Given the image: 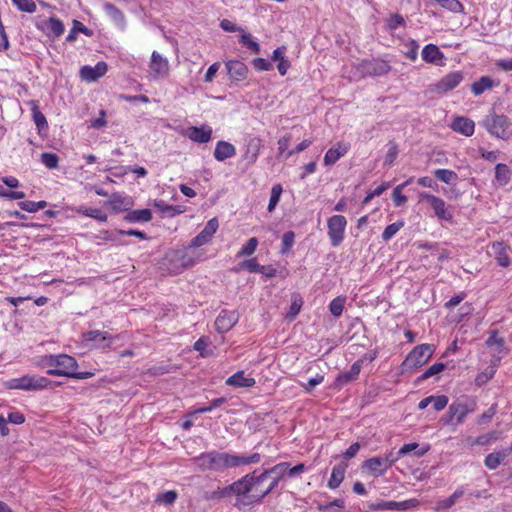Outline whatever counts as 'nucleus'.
<instances>
[{
    "instance_id": "obj_1",
    "label": "nucleus",
    "mask_w": 512,
    "mask_h": 512,
    "mask_svg": "<svg viewBox=\"0 0 512 512\" xmlns=\"http://www.w3.org/2000/svg\"><path fill=\"white\" fill-rule=\"evenodd\" d=\"M268 478V473L265 472L259 476L246 475L242 478L244 498H241V503L243 506L261 502L277 486V478H273L270 483L266 484Z\"/></svg>"
},
{
    "instance_id": "obj_2",
    "label": "nucleus",
    "mask_w": 512,
    "mask_h": 512,
    "mask_svg": "<svg viewBox=\"0 0 512 512\" xmlns=\"http://www.w3.org/2000/svg\"><path fill=\"white\" fill-rule=\"evenodd\" d=\"M202 255L201 252H191L188 246L171 249L163 257L161 266L171 274H179L204 260Z\"/></svg>"
},
{
    "instance_id": "obj_3",
    "label": "nucleus",
    "mask_w": 512,
    "mask_h": 512,
    "mask_svg": "<svg viewBox=\"0 0 512 512\" xmlns=\"http://www.w3.org/2000/svg\"><path fill=\"white\" fill-rule=\"evenodd\" d=\"M195 461L198 462L202 470L222 471L227 468L236 467V455L215 451L202 454Z\"/></svg>"
},
{
    "instance_id": "obj_4",
    "label": "nucleus",
    "mask_w": 512,
    "mask_h": 512,
    "mask_svg": "<svg viewBox=\"0 0 512 512\" xmlns=\"http://www.w3.org/2000/svg\"><path fill=\"white\" fill-rule=\"evenodd\" d=\"M482 125L491 135L501 139H508L512 134L511 122L505 115H498L491 112L485 116Z\"/></svg>"
},
{
    "instance_id": "obj_5",
    "label": "nucleus",
    "mask_w": 512,
    "mask_h": 512,
    "mask_svg": "<svg viewBox=\"0 0 512 512\" xmlns=\"http://www.w3.org/2000/svg\"><path fill=\"white\" fill-rule=\"evenodd\" d=\"M46 365L57 366L58 368L49 369L48 374L54 376H67L73 375V371L77 368L76 360L66 354L51 355L47 358Z\"/></svg>"
},
{
    "instance_id": "obj_6",
    "label": "nucleus",
    "mask_w": 512,
    "mask_h": 512,
    "mask_svg": "<svg viewBox=\"0 0 512 512\" xmlns=\"http://www.w3.org/2000/svg\"><path fill=\"white\" fill-rule=\"evenodd\" d=\"M434 353V346L431 344H421L416 346L402 363L405 370L415 369L428 362Z\"/></svg>"
},
{
    "instance_id": "obj_7",
    "label": "nucleus",
    "mask_w": 512,
    "mask_h": 512,
    "mask_svg": "<svg viewBox=\"0 0 512 512\" xmlns=\"http://www.w3.org/2000/svg\"><path fill=\"white\" fill-rule=\"evenodd\" d=\"M50 384V380L36 375H25L21 378L11 379L7 383V387L10 389L20 390H41L46 388Z\"/></svg>"
},
{
    "instance_id": "obj_8",
    "label": "nucleus",
    "mask_w": 512,
    "mask_h": 512,
    "mask_svg": "<svg viewBox=\"0 0 512 512\" xmlns=\"http://www.w3.org/2000/svg\"><path fill=\"white\" fill-rule=\"evenodd\" d=\"M469 412L470 410L467 404L454 402L449 406L446 415L442 418V421L446 425L456 427L464 421Z\"/></svg>"
},
{
    "instance_id": "obj_9",
    "label": "nucleus",
    "mask_w": 512,
    "mask_h": 512,
    "mask_svg": "<svg viewBox=\"0 0 512 512\" xmlns=\"http://www.w3.org/2000/svg\"><path fill=\"white\" fill-rule=\"evenodd\" d=\"M463 80V74L460 71L451 72L435 83L431 90L438 94H445L456 88Z\"/></svg>"
},
{
    "instance_id": "obj_10",
    "label": "nucleus",
    "mask_w": 512,
    "mask_h": 512,
    "mask_svg": "<svg viewBox=\"0 0 512 512\" xmlns=\"http://www.w3.org/2000/svg\"><path fill=\"white\" fill-rule=\"evenodd\" d=\"M239 320L237 311L223 310L220 312L215 321V326L218 332H227L232 329Z\"/></svg>"
},
{
    "instance_id": "obj_11",
    "label": "nucleus",
    "mask_w": 512,
    "mask_h": 512,
    "mask_svg": "<svg viewBox=\"0 0 512 512\" xmlns=\"http://www.w3.org/2000/svg\"><path fill=\"white\" fill-rule=\"evenodd\" d=\"M486 345L490 350L493 362H498L505 353V341L502 337L498 336L497 331H492L486 340Z\"/></svg>"
},
{
    "instance_id": "obj_12",
    "label": "nucleus",
    "mask_w": 512,
    "mask_h": 512,
    "mask_svg": "<svg viewBox=\"0 0 512 512\" xmlns=\"http://www.w3.org/2000/svg\"><path fill=\"white\" fill-rule=\"evenodd\" d=\"M150 69L154 78L167 77L169 74V62L158 52L154 51L151 55Z\"/></svg>"
},
{
    "instance_id": "obj_13",
    "label": "nucleus",
    "mask_w": 512,
    "mask_h": 512,
    "mask_svg": "<svg viewBox=\"0 0 512 512\" xmlns=\"http://www.w3.org/2000/svg\"><path fill=\"white\" fill-rule=\"evenodd\" d=\"M388 464L382 457H373L363 462L362 469L373 477H379L388 470Z\"/></svg>"
},
{
    "instance_id": "obj_14",
    "label": "nucleus",
    "mask_w": 512,
    "mask_h": 512,
    "mask_svg": "<svg viewBox=\"0 0 512 512\" xmlns=\"http://www.w3.org/2000/svg\"><path fill=\"white\" fill-rule=\"evenodd\" d=\"M107 72V64L105 62H98L94 67L83 66L80 69V77L82 80L91 82L95 81Z\"/></svg>"
},
{
    "instance_id": "obj_15",
    "label": "nucleus",
    "mask_w": 512,
    "mask_h": 512,
    "mask_svg": "<svg viewBox=\"0 0 512 512\" xmlns=\"http://www.w3.org/2000/svg\"><path fill=\"white\" fill-rule=\"evenodd\" d=\"M427 200L434 213L443 221L452 220V212L446 207L445 202L434 195H427Z\"/></svg>"
},
{
    "instance_id": "obj_16",
    "label": "nucleus",
    "mask_w": 512,
    "mask_h": 512,
    "mask_svg": "<svg viewBox=\"0 0 512 512\" xmlns=\"http://www.w3.org/2000/svg\"><path fill=\"white\" fill-rule=\"evenodd\" d=\"M422 58L427 63L442 66L444 54L436 45L428 44L422 50Z\"/></svg>"
},
{
    "instance_id": "obj_17",
    "label": "nucleus",
    "mask_w": 512,
    "mask_h": 512,
    "mask_svg": "<svg viewBox=\"0 0 512 512\" xmlns=\"http://www.w3.org/2000/svg\"><path fill=\"white\" fill-rule=\"evenodd\" d=\"M212 135V129L208 126L201 127H190L187 130V136L189 139L196 143H207L210 141Z\"/></svg>"
},
{
    "instance_id": "obj_18",
    "label": "nucleus",
    "mask_w": 512,
    "mask_h": 512,
    "mask_svg": "<svg viewBox=\"0 0 512 512\" xmlns=\"http://www.w3.org/2000/svg\"><path fill=\"white\" fill-rule=\"evenodd\" d=\"M451 128L462 135L471 136L474 133L475 124L471 119L459 116L454 119Z\"/></svg>"
},
{
    "instance_id": "obj_19",
    "label": "nucleus",
    "mask_w": 512,
    "mask_h": 512,
    "mask_svg": "<svg viewBox=\"0 0 512 512\" xmlns=\"http://www.w3.org/2000/svg\"><path fill=\"white\" fill-rule=\"evenodd\" d=\"M349 149V145L346 143L339 142L337 147L330 148L324 156V164L326 166L333 165L342 156H344Z\"/></svg>"
},
{
    "instance_id": "obj_20",
    "label": "nucleus",
    "mask_w": 512,
    "mask_h": 512,
    "mask_svg": "<svg viewBox=\"0 0 512 512\" xmlns=\"http://www.w3.org/2000/svg\"><path fill=\"white\" fill-rule=\"evenodd\" d=\"M226 68L230 77L238 81L245 79L248 73L247 66L243 62L237 60L228 61L226 63Z\"/></svg>"
},
{
    "instance_id": "obj_21",
    "label": "nucleus",
    "mask_w": 512,
    "mask_h": 512,
    "mask_svg": "<svg viewBox=\"0 0 512 512\" xmlns=\"http://www.w3.org/2000/svg\"><path fill=\"white\" fill-rule=\"evenodd\" d=\"M216 233V226H205V228L196 236L194 237L190 244L189 248H198L201 247L207 243H209Z\"/></svg>"
},
{
    "instance_id": "obj_22",
    "label": "nucleus",
    "mask_w": 512,
    "mask_h": 512,
    "mask_svg": "<svg viewBox=\"0 0 512 512\" xmlns=\"http://www.w3.org/2000/svg\"><path fill=\"white\" fill-rule=\"evenodd\" d=\"M236 154L235 147L226 141H219L214 150V157L218 161H224Z\"/></svg>"
},
{
    "instance_id": "obj_23",
    "label": "nucleus",
    "mask_w": 512,
    "mask_h": 512,
    "mask_svg": "<svg viewBox=\"0 0 512 512\" xmlns=\"http://www.w3.org/2000/svg\"><path fill=\"white\" fill-rule=\"evenodd\" d=\"M490 254L493 255L497 263L502 267H507L510 264L507 248L501 242L493 243L491 246Z\"/></svg>"
},
{
    "instance_id": "obj_24",
    "label": "nucleus",
    "mask_w": 512,
    "mask_h": 512,
    "mask_svg": "<svg viewBox=\"0 0 512 512\" xmlns=\"http://www.w3.org/2000/svg\"><path fill=\"white\" fill-rule=\"evenodd\" d=\"M221 489V493H222V497L225 498V497H228L230 496L231 494H235L237 496V501L235 503L236 506H242L243 504L241 503V498H244V484L242 483V479L241 480H238L236 481L235 483H233L232 485L230 486H227L225 488H220Z\"/></svg>"
},
{
    "instance_id": "obj_25",
    "label": "nucleus",
    "mask_w": 512,
    "mask_h": 512,
    "mask_svg": "<svg viewBox=\"0 0 512 512\" xmlns=\"http://www.w3.org/2000/svg\"><path fill=\"white\" fill-rule=\"evenodd\" d=\"M226 384L235 387H251L255 384V380L245 377L243 371H239L226 380Z\"/></svg>"
},
{
    "instance_id": "obj_26",
    "label": "nucleus",
    "mask_w": 512,
    "mask_h": 512,
    "mask_svg": "<svg viewBox=\"0 0 512 512\" xmlns=\"http://www.w3.org/2000/svg\"><path fill=\"white\" fill-rule=\"evenodd\" d=\"M152 219L150 209L132 210L126 213L124 220L128 222H148Z\"/></svg>"
},
{
    "instance_id": "obj_27",
    "label": "nucleus",
    "mask_w": 512,
    "mask_h": 512,
    "mask_svg": "<svg viewBox=\"0 0 512 512\" xmlns=\"http://www.w3.org/2000/svg\"><path fill=\"white\" fill-rule=\"evenodd\" d=\"M347 465L345 463H341L335 466L332 470L331 477L328 481V487L331 489H336L342 483L344 479L345 470Z\"/></svg>"
},
{
    "instance_id": "obj_28",
    "label": "nucleus",
    "mask_w": 512,
    "mask_h": 512,
    "mask_svg": "<svg viewBox=\"0 0 512 512\" xmlns=\"http://www.w3.org/2000/svg\"><path fill=\"white\" fill-rule=\"evenodd\" d=\"M44 29L49 36L59 37L64 32V25L59 19L50 17L47 21H45Z\"/></svg>"
},
{
    "instance_id": "obj_29",
    "label": "nucleus",
    "mask_w": 512,
    "mask_h": 512,
    "mask_svg": "<svg viewBox=\"0 0 512 512\" xmlns=\"http://www.w3.org/2000/svg\"><path fill=\"white\" fill-rule=\"evenodd\" d=\"M496 84L488 76H482L478 81L474 82L471 86V90L474 95L479 96L484 91L493 88Z\"/></svg>"
},
{
    "instance_id": "obj_30",
    "label": "nucleus",
    "mask_w": 512,
    "mask_h": 512,
    "mask_svg": "<svg viewBox=\"0 0 512 512\" xmlns=\"http://www.w3.org/2000/svg\"><path fill=\"white\" fill-rule=\"evenodd\" d=\"M511 177V170L506 164L499 163L495 167V179L499 185L504 186L508 184Z\"/></svg>"
},
{
    "instance_id": "obj_31",
    "label": "nucleus",
    "mask_w": 512,
    "mask_h": 512,
    "mask_svg": "<svg viewBox=\"0 0 512 512\" xmlns=\"http://www.w3.org/2000/svg\"><path fill=\"white\" fill-rule=\"evenodd\" d=\"M30 105L32 106V116L37 126L39 132L46 129L48 127V123L44 114L39 110V107L35 101H31Z\"/></svg>"
},
{
    "instance_id": "obj_32",
    "label": "nucleus",
    "mask_w": 512,
    "mask_h": 512,
    "mask_svg": "<svg viewBox=\"0 0 512 512\" xmlns=\"http://www.w3.org/2000/svg\"><path fill=\"white\" fill-rule=\"evenodd\" d=\"M84 338L87 341L100 340L102 342H105L103 345H100V347H108V346H110V341L112 339V337L108 333L101 332L99 330H94V331L87 332L86 334H84Z\"/></svg>"
},
{
    "instance_id": "obj_33",
    "label": "nucleus",
    "mask_w": 512,
    "mask_h": 512,
    "mask_svg": "<svg viewBox=\"0 0 512 512\" xmlns=\"http://www.w3.org/2000/svg\"><path fill=\"white\" fill-rule=\"evenodd\" d=\"M434 175L439 181L446 184L454 183L458 179V175L454 171L448 169H438L434 172Z\"/></svg>"
},
{
    "instance_id": "obj_34",
    "label": "nucleus",
    "mask_w": 512,
    "mask_h": 512,
    "mask_svg": "<svg viewBox=\"0 0 512 512\" xmlns=\"http://www.w3.org/2000/svg\"><path fill=\"white\" fill-rule=\"evenodd\" d=\"M303 301L302 297L299 294H293L291 298V305L288 314L286 317L291 321L294 320L295 317L298 315V313L301 310Z\"/></svg>"
},
{
    "instance_id": "obj_35",
    "label": "nucleus",
    "mask_w": 512,
    "mask_h": 512,
    "mask_svg": "<svg viewBox=\"0 0 512 512\" xmlns=\"http://www.w3.org/2000/svg\"><path fill=\"white\" fill-rule=\"evenodd\" d=\"M78 213L83 214L85 216H89L97 221L105 222L107 221V215L100 209L97 208H84L81 207L77 210Z\"/></svg>"
},
{
    "instance_id": "obj_36",
    "label": "nucleus",
    "mask_w": 512,
    "mask_h": 512,
    "mask_svg": "<svg viewBox=\"0 0 512 512\" xmlns=\"http://www.w3.org/2000/svg\"><path fill=\"white\" fill-rule=\"evenodd\" d=\"M506 454L503 452H493L486 456L485 465L487 468L494 470L505 459Z\"/></svg>"
},
{
    "instance_id": "obj_37",
    "label": "nucleus",
    "mask_w": 512,
    "mask_h": 512,
    "mask_svg": "<svg viewBox=\"0 0 512 512\" xmlns=\"http://www.w3.org/2000/svg\"><path fill=\"white\" fill-rule=\"evenodd\" d=\"M391 70V66L386 61H376L375 63L371 64L368 68V72L371 75L379 76V75H385Z\"/></svg>"
},
{
    "instance_id": "obj_38",
    "label": "nucleus",
    "mask_w": 512,
    "mask_h": 512,
    "mask_svg": "<svg viewBox=\"0 0 512 512\" xmlns=\"http://www.w3.org/2000/svg\"><path fill=\"white\" fill-rule=\"evenodd\" d=\"M412 179L407 180L406 182L396 186L392 193V199L397 207L402 206L406 201L407 197L402 194V191L406 185H408Z\"/></svg>"
},
{
    "instance_id": "obj_39",
    "label": "nucleus",
    "mask_w": 512,
    "mask_h": 512,
    "mask_svg": "<svg viewBox=\"0 0 512 512\" xmlns=\"http://www.w3.org/2000/svg\"><path fill=\"white\" fill-rule=\"evenodd\" d=\"M371 510H401L400 502L378 501L369 505Z\"/></svg>"
},
{
    "instance_id": "obj_40",
    "label": "nucleus",
    "mask_w": 512,
    "mask_h": 512,
    "mask_svg": "<svg viewBox=\"0 0 512 512\" xmlns=\"http://www.w3.org/2000/svg\"><path fill=\"white\" fill-rule=\"evenodd\" d=\"M463 493V490L457 489L449 498L438 502L436 508L439 510L452 507L457 501V499H459L463 495Z\"/></svg>"
},
{
    "instance_id": "obj_41",
    "label": "nucleus",
    "mask_w": 512,
    "mask_h": 512,
    "mask_svg": "<svg viewBox=\"0 0 512 512\" xmlns=\"http://www.w3.org/2000/svg\"><path fill=\"white\" fill-rule=\"evenodd\" d=\"M257 245H258L257 238H255V237L250 238L247 241V243L238 252L237 256L238 257L251 256L255 252Z\"/></svg>"
},
{
    "instance_id": "obj_42",
    "label": "nucleus",
    "mask_w": 512,
    "mask_h": 512,
    "mask_svg": "<svg viewBox=\"0 0 512 512\" xmlns=\"http://www.w3.org/2000/svg\"><path fill=\"white\" fill-rule=\"evenodd\" d=\"M240 42L253 53L260 52V45L252 39L251 34L243 33L240 37Z\"/></svg>"
},
{
    "instance_id": "obj_43",
    "label": "nucleus",
    "mask_w": 512,
    "mask_h": 512,
    "mask_svg": "<svg viewBox=\"0 0 512 512\" xmlns=\"http://www.w3.org/2000/svg\"><path fill=\"white\" fill-rule=\"evenodd\" d=\"M360 373V365L358 363H354L349 372L343 373L339 375L338 381L341 383H348L352 379L356 378Z\"/></svg>"
},
{
    "instance_id": "obj_44",
    "label": "nucleus",
    "mask_w": 512,
    "mask_h": 512,
    "mask_svg": "<svg viewBox=\"0 0 512 512\" xmlns=\"http://www.w3.org/2000/svg\"><path fill=\"white\" fill-rule=\"evenodd\" d=\"M344 304V297H336L335 299H333L329 306L331 314L335 317L341 316L344 309Z\"/></svg>"
},
{
    "instance_id": "obj_45",
    "label": "nucleus",
    "mask_w": 512,
    "mask_h": 512,
    "mask_svg": "<svg viewBox=\"0 0 512 512\" xmlns=\"http://www.w3.org/2000/svg\"><path fill=\"white\" fill-rule=\"evenodd\" d=\"M329 227V236L331 238L333 245H338L342 239L344 234V226H328Z\"/></svg>"
},
{
    "instance_id": "obj_46",
    "label": "nucleus",
    "mask_w": 512,
    "mask_h": 512,
    "mask_svg": "<svg viewBox=\"0 0 512 512\" xmlns=\"http://www.w3.org/2000/svg\"><path fill=\"white\" fill-rule=\"evenodd\" d=\"M12 2L21 11L27 13H34L36 11V4L33 0H12Z\"/></svg>"
},
{
    "instance_id": "obj_47",
    "label": "nucleus",
    "mask_w": 512,
    "mask_h": 512,
    "mask_svg": "<svg viewBox=\"0 0 512 512\" xmlns=\"http://www.w3.org/2000/svg\"><path fill=\"white\" fill-rule=\"evenodd\" d=\"M42 163L49 169L57 168L59 158L54 153L45 152L41 154Z\"/></svg>"
},
{
    "instance_id": "obj_48",
    "label": "nucleus",
    "mask_w": 512,
    "mask_h": 512,
    "mask_svg": "<svg viewBox=\"0 0 512 512\" xmlns=\"http://www.w3.org/2000/svg\"><path fill=\"white\" fill-rule=\"evenodd\" d=\"M281 193H282V187L280 184H276L272 187L269 205H268L269 211H272L275 208V206L279 202Z\"/></svg>"
},
{
    "instance_id": "obj_49",
    "label": "nucleus",
    "mask_w": 512,
    "mask_h": 512,
    "mask_svg": "<svg viewBox=\"0 0 512 512\" xmlns=\"http://www.w3.org/2000/svg\"><path fill=\"white\" fill-rule=\"evenodd\" d=\"M177 499V493L173 490L167 491L165 493L159 494L156 497V502L165 505H171Z\"/></svg>"
},
{
    "instance_id": "obj_50",
    "label": "nucleus",
    "mask_w": 512,
    "mask_h": 512,
    "mask_svg": "<svg viewBox=\"0 0 512 512\" xmlns=\"http://www.w3.org/2000/svg\"><path fill=\"white\" fill-rule=\"evenodd\" d=\"M261 139L259 138H253L250 140L248 145V152L251 153L250 159L251 161H256L260 148H261Z\"/></svg>"
},
{
    "instance_id": "obj_51",
    "label": "nucleus",
    "mask_w": 512,
    "mask_h": 512,
    "mask_svg": "<svg viewBox=\"0 0 512 512\" xmlns=\"http://www.w3.org/2000/svg\"><path fill=\"white\" fill-rule=\"evenodd\" d=\"M288 464L287 463H280L276 466H274L273 468L269 469V470H266L264 471L265 473H268V476L270 477L271 475H275L274 478H277V480L279 481V479L284 475V473H286L288 471Z\"/></svg>"
},
{
    "instance_id": "obj_52",
    "label": "nucleus",
    "mask_w": 512,
    "mask_h": 512,
    "mask_svg": "<svg viewBox=\"0 0 512 512\" xmlns=\"http://www.w3.org/2000/svg\"><path fill=\"white\" fill-rule=\"evenodd\" d=\"M292 141V135L287 133L278 140V156L281 157L288 150L290 142Z\"/></svg>"
},
{
    "instance_id": "obj_53",
    "label": "nucleus",
    "mask_w": 512,
    "mask_h": 512,
    "mask_svg": "<svg viewBox=\"0 0 512 512\" xmlns=\"http://www.w3.org/2000/svg\"><path fill=\"white\" fill-rule=\"evenodd\" d=\"M238 269L239 270H248L249 272H257L258 273V271L260 269V265L258 264L257 260L255 258H253V259H249V260H245V261L241 262L238 265Z\"/></svg>"
},
{
    "instance_id": "obj_54",
    "label": "nucleus",
    "mask_w": 512,
    "mask_h": 512,
    "mask_svg": "<svg viewBox=\"0 0 512 512\" xmlns=\"http://www.w3.org/2000/svg\"><path fill=\"white\" fill-rule=\"evenodd\" d=\"M109 203L111 204L113 210H115V211L125 210L126 205H127L125 200L120 195H117V194H113L110 197Z\"/></svg>"
},
{
    "instance_id": "obj_55",
    "label": "nucleus",
    "mask_w": 512,
    "mask_h": 512,
    "mask_svg": "<svg viewBox=\"0 0 512 512\" xmlns=\"http://www.w3.org/2000/svg\"><path fill=\"white\" fill-rule=\"evenodd\" d=\"M444 368L445 365L443 363H435L422 374L421 379L425 380L434 375H437L438 373L442 372Z\"/></svg>"
},
{
    "instance_id": "obj_56",
    "label": "nucleus",
    "mask_w": 512,
    "mask_h": 512,
    "mask_svg": "<svg viewBox=\"0 0 512 512\" xmlns=\"http://www.w3.org/2000/svg\"><path fill=\"white\" fill-rule=\"evenodd\" d=\"M46 205L47 203L45 201H25L21 203V207L28 212H36L37 210L46 207Z\"/></svg>"
},
{
    "instance_id": "obj_57",
    "label": "nucleus",
    "mask_w": 512,
    "mask_h": 512,
    "mask_svg": "<svg viewBox=\"0 0 512 512\" xmlns=\"http://www.w3.org/2000/svg\"><path fill=\"white\" fill-rule=\"evenodd\" d=\"M443 8L451 12H461L463 9L462 4L458 0H443L440 4Z\"/></svg>"
},
{
    "instance_id": "obj_58",
    "label": "nucleus",
    "mask_w": 512,
    "mask_h": 512,
    "mask_svg": "<svg viewBox=\"0 0 512 512\" xmlns=\"http://www.w3.org/2000/svg\"><path fill=\"white\" fill-rule=\"evenodd\" d=\"M312 144V141L309 139H305L302 142H300L293 150L287 151V153L284 155L285 159H288L294 154L300 153L307 149Z\"/></svg>"
},
{
    "instance_id": "obj_59",
    "label": "nucleus",
    "mask_w": 512,
    "mask_h": 512,
    "mask_svg": "<svg viewBox=\"0 0 512 512\" xmlns=\"http://www.w3.org/2000/svg\"><path fill=\"white\" fill-rule=\"evenodd\" d=\"M260 461V455L255 453L249 457L237 456L236 455V467L241 465H247L250 463H257Z\"/></svg>"
},
{
    "instance_id": "obj_60",
    "label": "nucleus",
    "mask_w": 512,
    "mask_h": 512,
    "mask_svg": "<svg viewBox=\"0 0 512 512\" xmlns=\"http://www.w3.org/2000/svg\"><path fill=\"white\" fill-rule=\"evenodd\" d=\"M252 65L258 71H269L272 69V64L264 58L254 59Z\"/></svg>"
},
{
    "instance_id": "obj_61",
    "label": "nucleus",
    "mask_w": 512,
    "mask_h": 512,
    "mask_svg": "<svg viewBox=\"0 0 512 512\" xmlns=\"http://www.w3.org/2000/svg\"><path fill=\"white\" fill-rule=\"evenodd\" d=\"M432 403L436 411H441L447 406L448 397L445 395L432 396Z\"/></svg>"
},
{
    "instance_id": "obj_62",
    "label": "nucleus",
    "mask_w": 512,
    "mask_h": 512,
    "mask_svg": "<svg viewBox=\"0 0 512 512\" xmlns=\"http://www.w3.org/2000/svg\"><path fill=\"white\" fill-rule=\"evenodd\" d=\"M398 155V147L396 144L391 143V146L386 154L384 164L392 165Z\"/></svg>"
},
{
    "instance_id": "obj_63",
    "label": "nucleus",
    "mask_w": 512,
    "mask_h": 512,
    "mask_svg": "<svg viewBox=\"0 0 512 512\" xmlns=\"http://www.w3.org/2000/svg\"><path fill=\"white\" fill-rule=\"evenodd\" d=\"M154 207L163 215H174L175 214L174 207L165 204L163 201L155 202Z\"/></svg>"
},
{
    "instance_id": "obj_64",
    "label": "nucleus",
    "mask_w": 512,
    "mask_h": 512,
    "mask_svg": "<svg viewBox=\"0 0 512 512\" xmlns=\"http://www.w3.org/2000/svg\"><path fill=\"white\" fill-rule=\"evenodd\" d=\"M294 243V233L293 232H287L283 235L282 239V253H286L293 245Z\"/></svg>"
}]
</instances>
